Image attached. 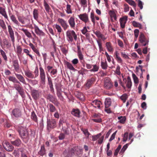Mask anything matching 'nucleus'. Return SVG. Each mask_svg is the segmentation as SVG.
I'll list each match as a JSON object with an SVG mask.
<instances>
[{"label":"nucleus","instance_id":"f257e3e1","mask_svg":"<svg viewBox=\"0 0 157 157\" xmlns=\"http://www.w3.org/2000/svg\"><path fill=\"white\" fill-rule=\"evenodd\" d=\"M19 134L23 141L26 143L29 139V134L28 130L25 127L19 126L17 128Z\"/></svg>","mask_w":157,"mask_h":157},{"label":"nucleus","instance_id":"f03ea898","mask_svg":"<svg viewBox=\"0 0 157 157\" xmlns=\"http://www.w3.org/2000/svg\"><path fill=\"white\" fill-rule=\"evenodd\" d=\"M13 87L18 91L19 94L22 98L24 97L25 96V92L20 82L19 81V83H14Z\"/></svg>","mask_w":157,"mask_h":157},{"label":"nucleus","instance_id":"7ed1b4c3","mask_svg":"<svg viewBox=\"0 0 157 157\" xmlns=\"http://www.w3.org/2000/svg\"><path fill=\"white\" fill-rule=\"evenodd\" d=\"M66 35L68 41L72 42L73 40V37L76 40L77 39V36L74 30H68L66 32Z\"/></svg>","mask_w":157,"mask_h":157},{"label":"nucleus","instance_id":"20e7f679","mask_svg":"<svg viewBox=\"0 0 157 157\" xmlns=\"http://www.w3.org/2000/svg\"><path fill=\"white\" fill-rule=\"evenodd\" d=\"M39 70L40 82L41 84L44 85L45 83L46 79V75L45 71L41 66H40Z\"/></svg>","mask_w":157,"mask_h":157},{"label":"nucleus","instance_id":"39448f33","mask_svg":"<svg viewBox=\"0 0 157 157\" xmlns=\"http://www.w3.org/2000/svg\"><path fill=\"white\" fill-rule=\"evenodd\" d=\"M139 41L142 46H145L148 45L149 40L147 39L142 33H140L139 37Z\"/></svg>","mask_w":157,"mask_h":157},{"label":"nucleus","instance_id":"423d86ee","mask_svg":"<svg viewBox=\"0 0 157 157\" xmlns=\"http://www.w3.org/2000/svg\"><path fill=\"white\" fill-rule=\"evenodd\" d=\"M2 145L4 148L8 151L12 152L14 149V147L6 140L3 141Z\"/></svg>","mask_w":157,"mask_h":157},{"label":"nucleus","instance_id":"0eeeda50","mask_svg":"<svg viewBox=\"0 0 157 157\" xmlns=\"http://www.w3.org/2000/svg\"><path fill=\"white\" fill-rule=\"evenodd\" d=\"M47 128L48 129L54 128L56 127V121L55 119L48 120L47 121Z\"/></svg>","mask_w":157,"mask_h":157},{"label":"nucleus","instance_id":"6e6552de","mask_svg":"<svg viewBox=\"0 0 157 157\" xmlns=\"http://www.w3.org/2000/svg\"><path fill=\"white\" fill-rule=\"evenodd\" d=\"M104 88L108 90L110 89L113 86L111 79L108 77L105 78L104 84Z\"/></svg>","mask_w":157,"mask_h":157},{"label":"nucleus","instance_id":"1a4fd4ad","mask_svg":"<svg viewBox=\"0 0 157 157\" xmlns=\"http://www.w3.org/2000/svg\"><path fill=\"white\" fill-rule=\"evenodd\" d=\"M58 21L64 31L66 30L69 27V25L67 24L66 21L63 19L59 18L58 19Z\"/></svg>","mask_w":157,"mask_h":157},{"label":"nucleus","instance_id":"9d476101","mask_svg":"<svg viewBox=\"0 0 157 157\" xmlns=\"http://www.w3.org/2000/svg\"><path fill=\"white\" fill-rule=\"evenodd\" d=\"M8 32L11 38V40L13 42V46H14V43L15 42V37L14 32L10 25H8Z\"/></svg>","mask_w":157,"mask_h":157},{"label":"nucleus","instance_id":"9b49d317","mask_svg":"<svg viewBox=\"0 0 157 157\" xmlns=\"http://www.w3.org/2000/svg\"><path fill=\"white\" fill-rule=\"evenodd\" d=\"M74 155L75 154L77 156H79L82 153V150L78 146H75L71 148Z\"/></svg>","mask_w":157,"mask_h":157},{"label":"nucleus","instance_id":"f8f14e48","mask_svg":"<svg viewBox=\"0 0 157 157\" xmlns=\"http://www.w3.org/2000/svg\"><path fill=\"white\" fill-rule=\"evenodd\" d=\"M11 115L16 118L20 117L21 115V112L20 109L15 108L12 110Z\"/></svg>","mask_w":157,"mask_h":157},{"label":"nucleus","instance_id":"ddd939ff","mask_svg":"<svg viewBox=\"0 0 157 157\" xmlns=\"http://www.w3.org/2000/svg\"><path fill=\"white\" fill-rule=\"evenodd\" d=\"M96 78L95 77H92L90 79H88L85 83L86 87L88 89L90 88L95 82Z\"/></svg>","mask_w":157,"mask_h":157},{"label":"nucleus","instance_id":"4468645a","mask_svg":"<svg viewBox=\"0 0 157 157\" xmlns=\"http://www.w3.org/2000/svg\"><path fill=\"white\" fill-rule=\"evenodd\" d=\"M19 21L23 24H29L30 23V20L27 18L19 16L17 17Z\"/></svg>","mask_w":157,"mask_h":157},{"label":"nucleus","instance_id":"2eb2a0df","mask_svg":"<svg viewBox=\"0 0 157 157\" xmlns=\"http://www.w3.org/2000/svg\"><path fill=\"white\" fill-rule=\"evenodd\" d=\"M78 17L81 20L84 22L85 23L89 21L88 16L86 13L80 14L78 15Z\"/></svg>","mask_w":157,"mask_h":157},{"label":"nucleus","instance_id":"dca6fc26","mask_svg":"<svg viewBox=\"0 0 157 157\" xmlns=\"http://www.w3.org/2000/svg\"><path fill=\"white\" fill-rule=\"evenodd\" d=\"M40 93L38 90H33L31 91V95L33 98L35 100H37L39 97Z\"/></svg>","mask_w":157,"mask_h":157},{"label":"nucleus","instance_id":"f3484780","mask_svg":"<svg viewBox=\"0 0 157 157\" xmlns=\"http://www.w3.org/2000/svg\"><path fill=\"white\" fill-rule=\"evenodd\" d=\"M12 63L14 68V71L16 72H18L19 71L20 69V65L18 60L16 59L13 60Z\"/></svg>","mask_w":157,"mask_h":157},{"label":"nucleus","instance_id":"a211bd4d","mask_svg":"<svg viewBox=\"0 0 157 157\" xmlns=\"http://www.w3.org/2000/svg\"><path fill=\"white\" fill-rule=\"evenodd\" d=\"M63 155L64 157H72L74 155L71 151V148L68 150H65L63 152Z\"/></svg>","mask_w":157,"mask_h":157},{"label":"nucleus","instance_id":"6ab92c4d","mask_svg":"<svg viewBox=\"0 0 157 157\" xmlns=\"http://www.w3.org/2000/svg\"><path fill=\"white\" fill-rule=\"evenodd\" d=\"M34 29L35 32L37 35L40 36L45 35V33L42 30H40L37 26L35 25L34 26Z\"/></svg>","mask_w":157,"mask_h":157},{"label":"nucleus","instance_id":"aec40b11","mask_svg":"<svg viewBox=\"0 0 157 157\" xmlns=\"http://www.w3.org/2000/svg\"><path fill=\"white\" fill-rule=\"evenodd\" d=\"M91 105L96 108L98 107V109L101 108V101L97 100H95L92 101L91 103Z\"/></svg>","mask_w":157,"mask_h":157},{"label":"nucleus","instance_id":"412c9836","mask_svg":"<svg viewBox=\"0 0 157 157\" xmlns=\"http://www.w3.org/2000/svg\"><path fill=\"white\" fill-rule=\"evenodd\" d=\"M15 75L17 78L19 80V81L20 82L23 83L24 84L26 85V82L24 77L21 74H18L15 73Z\"/></svg>","mask_w":157,"mask_h":157},{"label":"nucleus","instance_id":"4be33fe9","mask_svg":"<svg viewBox=\"0 0 157 157\" xmlns=\"http://www.w3.org/2000/svg\"><path fill=\"white\" fill-rule=\"evenodd\" d=\"M68 22L71 27L73 29L75 28V21L74 18L71 17L68 20Z\"/></svg>","mask_w":157,"mask_h":157},{"label":"nucleus","instance_id":"5701e85b","mask_svg":"<svg viewBox=\"0 0 157 157\" xmlns=\"http://www.w3.org/2000/svg\"><path fill=\"white\" fill-rule=\"evenodd\" d=\"M120 22L121 26L122 28H124L125 27V24L127 21V17H124L120 19Z\"/></svg>","mask_w":157,"mask_h":157},{"label":"nucleus","instance_id":"b1692460","mask_svg":"<svg viewBox=\"0 0 157 157\" xmlns=\"http://www.w3.org/2000/svg\"><path fill=\"white\" fill-rule=\"evenodd\" d=\"M9 16L11 21L13 22L17 25L19 26L20 25V23L16 19V18L15 17V15L12 14V13H9Z\"/></svg>","mask_w":157,"mask_h":157},{"label":"nucleus","instance_id":"393cba45","mask_svg":"<svg viewBox=\"0 0 157 157\" xmlns=\"http://www.w3.org/2000/svg\"><path fill=\"white\" fill-rule=\"evenodd\" d=\"M47 107L48 108L50 112L51 113L55 112L57 111L56 107L52 103H49L47 105Z\"/></svg>","mask_w":157,"mask_h":157},{"label":"nucleus","instance_id":"a878e982","mask_svg":"<svg viewBox=\"0 0 157 157\" xmlns=\"http://www.w3.org/2000/svg\"><path fill=\"white\" fill-rule=\"evenodd\" d=\"M94 33L96 35V36L98 38H101L103 40H105L106 38L105 37L104 35L102 34L99 31H94Z\"/></svg>","mask_w":157,"mask_h":157},{"label":"nucleus","instance_id":"bb28decb","mask_svg":"<svg viewBox=\"0 0 157 157\" xmlns=\"http://www.w3.org/2000/svg\"><path fill=\"white\" fill-rule=\"evenodd\" d=\"M38 155L41 156H43L46 154V150L44 145L41 146L40 149L38 153Z\"/></svg>","mask_w":157,"mask_h":157},{"label":"nucleus","instance_id":"cd10ccee","mask_svg":"<svg viewBox=\"0 0 157 157\" xmlns=\"http://www.w3.org/2000/svg\"><path fill=\"white\" fill-rule=\"evenodd\" d=\"M71 113L73 115L77 117H80V112L79 110L78 109H73L71 111Z\"/></svg>","mask_w":157,"mask_h":157},{"label":"nucleus","instance_id":"c85d7f7f","mask_svg":"<svg viewBox=\"0 0 157 157\" xmlns=\"http://www.w3.org/2000/svg\"><path fill=\"white\" fill-rule=\"evenodd\" d=\"M0 13L4 17L8 20V17L7 15L5 9L0 7Z\"/></svg>","mask_w":157,"mask_h":157},{"label":"nucleus","instance_id":"c756f323","mask_svg":"<svg viewBox=\"0 0 157 157\" xmlns=\"http://www.w3.org/2000/svg\"><path fill=\"white\" fill-rule=\"evenodd\" d=\"M11 142L12 145L19 147L21 144V141L19 139H18L14 141H11Z\"/></svg>","mask_w":157,"mask_h":157},{"label":"nucleus","instance_id":"7c9ffc66","mask_svg":"<svg viewBox=\"0 0 157 157\" xmlns=\"http://www.w3.org/2000/svg\"><path fill=\"white\" fill-rule=\"evenodd\" d=\"M25 75L29 78H33L34 77V75L32 73V72L29 70H28L25 71Z\"/></svg>","mask_w":157,"mask_h":157},{"label":"nucleus","instance_id":"2f4dec72","mask_svg":"<svg viewBox=\"0 0 157 157\" xmlns=\"http://www.w3.org/2000/svg\"><path fill=\"white\" fill-rule=\"evenodd\" d=\"M105 46L108 51L109 52H113V49L110 42H107L105 44Z\"/></svg>","mask_w":157,"mask_h":157},{"label":"nucleus","instance_id":"473e14b6","mask_svg":"<svg viewBox=\"0 0 157 157\" xmlns=\"http://www.w3.org/2000/svg\"><path fill=\"white\" fill-rule=\"evenodd\" d=\"M47 99L49 100L50 101L53 103H55V100L56 99L55 97L50 94H49L47 95Z\"/></svg>","mask_w":157,"mask_h":157},{"label":"nucleus","instance_id":"72a5a7b5","mask_svg":"<svg viewBox=\"0 0 157 157\" xmlns=\"http://www.w3.org/2000/svg\"><path fill=\"white\" fill-rule=\"evenodd\" d=\"M65 65L67 66V67L71 70L75 71L76 70L74 68L73 65L69 62L66 61L65 63Z\"/></svg>","mask_w":157,"mask_h":157},{"label":"nucleus","instance_id":"f704fd0d","mask_svg":"<svg viewBox=\"0 0 157 157\" xmlns=\"http://www.w3.org/2000/svg\"><path fill=\"white\" fill-rule=\"evenodd\" d=\"M19 29L23 32L28 37L31 38L32 37L31 33L28 31L27 29H25L24 28L20 29Z\"/></svg>","mask_w":157,"mask_h":157},{"label":"nucleus","instance_id":"c9c22d12","mask_svg":"<svg viewBox=\"0 0 157 157\" xmlns=\"http://www.w3.org/2000/svg\"><path fill=\"white\" fill-rule=\"evenodd\" d=\"M44 5L46 11L48 13L51 10V8L45 0H44Z\"/></svg>","mask_w":157,"mask_h":157},{"label":"nucleus","instance_id":"e433bc0d","mask_svg":"<svg viewBox=\"0 0 157 157\" xmlns=\"http://www.w3.org/2000/svg\"><path fill=\"white\" fill-rule=\"evenodd\" d=\"M115 53L116 59L117 62L119 63H122V60L121 58L119 56V53H118L117 51H116Z\"/></svg>","mask_w":157,"mask_h":157},{"label":"nucleus","instance_id":"4c0bfd02","mask_svg":"<svg viewBox=\"0 0 157 157\" xmlns=\"http://www.w3.org/2000/svg\"><path fill=\"white\" fill-rule=\"evenodd\" d=\"M8 79L9 81L13 82L14 83H19V81L16 78L13 76H10L8 77Z\"/></svg>","mask_w":157,"mask_h":157},{"label":"nucleus","instance_id":"58836bf2","mask_svg":"<svg viewBox=\"0 0 157 157\" xmlns=\"http://www.w3.org/2000/svg\"><path fill=\"white\" fill-rule=\"evenodd\" d=\"M46 73L47 75V77L48 80V84L49 86V87L53 86L52 79L51 77L49 76L48 72L46 71Z\"/></svg>","mask_w":157,"mask_h":157},{"label":"nucleus","instance_id":"ea45409f","mask_svg":"<svg viewBox=\"0 0 157 157\" xmlns=\"http://www.w3.org/2000/svg\"><path fill=\"white\" fill-rule=\"evenodd\" d=\"M105 108H108L111 105V100L110 99H106L105 102Z\"/></svg>","mask_w":157,"mask_h":157},{"label":"nucleus","instance_id":"a19ab883","mask_svg":"<svg viewBox=\"0 0 157 157\" xmlns=\"http://www.w3.org/2000/svg\"><path fill=\"white\" fill-rule=\"evenodd\" d=\"M31 117V118L36 122H37V116L35 112L33 111L32 112Z\"/></svg>","mask_w":157,"mask_h":157},{"label":"nucleus","instance_id":"79ce46f5","mask_svg":"<svg viewBox=\"0 0 157 157\" xmlns=\"http://www.w3.org/2000/svg\"><path fill=\"white\" fill-rule=\"evenodd\" d=\"M132 24L135 27L139 28L140 29H141L142 28L141 24L135 21H133L132 22Z\"/></svg>","mask_w":157,"mask_h":157},{"label":"nucleus","instance_id":"37998d69","mask_svg":"<svg viewBox=\"0 0 157 157\" xmlns=\"http://www.w3.org/2000/svg\"><path fill=\"white\" fill-rule=\"evenodd\" d=\"M81 131L83 132L84 134L86 136V138H88L89 136L90 135V133L88 132V129L85 128H81Z\"/></svg>","mask_w":157,"mask_h":157},{"label":"nucleus","instance_id":"c03bdc74","mask_svg":"<svg viewBox=\"0 0 157 157\" xmlns=\"http://www.w3.org/2000/svg\"><path fill=\"white\" fill-rule=\"evenodd\" d=\"M132 86V82L130 77L127 78V82L126 84L127 87L129 89L131 88Z\"/></svg>","mask_w":157,"mask_h":157},{"label":"nucleus","instance_id":"a18cd8bd","mask_svg":"<svg viewBox=\"0 0 157 157\" xmlns=\"http://www.w3.org/2000/svg\"><path fill=\"white\" fill-rule=\"evenodd\" d=\"M119 120V122L121 124H124L126 120V118L125 116H120L118 117L117 118Z\"/></svg>","mask_w":157,"mask_h":157},{"label":"nucleus","instance_id":"49530a36","mask_svg":"<svg viewBox=\"0 0 157 157\" xmlns=\"http://www.w3.org/2000/svg\"><path fill=\"white\" fill-rule=\"evenodd\" d=\"M38 12L37 10L34 9L33 11V17L35 19L37 20L38 18Z\"/></svg>","mask_w":157,"mask_h":157},{"label":"nucleus","instance_id":"de8ad7c7","mask_svg":"<svg viewBox=\"0 0 157 157\" xmlns=\"http://www.w3.org/2000/svg\"><path fill=\"white\" fill-rule=\"evenodd\" d=\"M128 145V144H127L123 146L122 148L121 149V151L119 152V154L121 155H122L124 153L125 151L127 149Z\"/></svg>","mask_w":157,"mask_h":157},{"label":"nucleus","instance_id":"09e8293b","mask_svg":"<svg viewBox=\"0 0 157 157\" xmlns=\"http://www.w3.org/2000/svg\"><path fill=\"white\" fill-rule=\"evenodd\" d=\"M0 26L2 27V29L6 30V26L5 25L4 21L0 19Z\"/></svg>","mask_w":157,"mask_h":157},{"label":"nucleus","instance_id":"8fccbe9b","mask_svg":"<svg viewBox=\"0 0 157 157\" xmlns=\"http://www.w3.org/2000/svg\"><path fill=\"white\" fill-rule=\"evenodd\" d=\"M109 14L111 17H113L114 20L117 19L116 14L114 11L113 10H110L109 12Z\"/></svg>","mask_w":157,"mask_h":157},{"label":"nucleus","instance_id":"3c124183","mask_svg":"<svg viewBox=\"0 0 157 157\" xmlns=\"http://www.w3.org/2000/svg\"><path fill=\"white\" fill-rule=\"evenodd\" d=\"M128 95L126 94H124L120 98L122 100L124 103L125 102L126 100L128 98Z\"/></svg>","mask_w":157,"mask_h":157},{"label":"nucleus","instance_id":"603ef678","mask_svg":"<svg viewBox=\"0 0 157 157\" xmlns=\"http://www.w3.org/2000/svg\"><path fill=\"white\" fill-rule=\"evenodd\" d=\"M130 5L134 7L136 6V4L135 2L132 0H125Z\"/></svg>","mask_w":157,"mask_h":157},{"label":"nucleus","instance_id":"864d4df0","mask_svg":"<svg viewBox=\"0 0 157 157\" xmlns=\"http://www.w3.org/2000/svg\"><path fill=\"white\" fill-rule=\"evenodd\" d=\"M101 66L103 69L105 70L107 69L108 65L106 61L101 62Z\"/></svg>","mask_w":157,"mask_h":157},{"label":"nucleus","instance_id":"5fc2aeb1","mask_svg":"<svg viewBox=\"0 0 157 157\" xmlns=\"http://www.w3.org/2000/svg\"><path fill=\"white\" fill-rule=\"evenodd\" d=\"M0 52L1 55L2 56L3 58L6 61H7V58L5 52L2 49L0 50Z\"/></svg>","mask_w":157,"mask_h":157},{"label":"nucleus","instance_id":"6e6d98bb","mask_svg":"<svg viewBox=\"0 0 157 157\" xmlns=\"http://www.w3.org/2000/svg\"><path fill=\"white\" fill-rule=\"evenodd\" d=\"M93 68L90 70L91 71L96 72L97 71L99 68V67L97 65H93Z\"/></svg>","mask_w":157,"mask_h":157},{"label":"nucleus","instance_id":"4d7b16f0","mask_svg":"<svg viewBox=\"0 0 157 157\" xmlns=\"http://www.w3.org/2000/svg\"><path fill=\"white\" fill-rule=\"evenodd\" d=\"M121 145H118L117 147L116 148V150L114 152V155L115 156H117L119 151L121 149Z\"/></svg>","mask_w":157,"mask_h":157},{"label":"nucleus","instance_id":"13d9d810","mask_svg":"<svg viewBox=\"0 0 157 157\" xmlns=\"http://www.w3.org/2000/svg\"><path fill=\"white\" fill-rule=\"evenodd\" d=\"M55 27L56 29L57 30L58 33H61L63 31V30L61 26L58 25L56 24L55 25Z\"/></svg>","mask_w":157,"mask_h":157},{"label":"nucleus","instance_id":"bf43d9fd","mask_svg":"<svg viewBox=\"0 0 157 157\" xmlns=\"http://www.w3.org/2000/svg\"><path fill=\"white\" fill-rule=\"evenodd\" d=\"M22 49L20 45H18L17 48V55L21 54L22 52Z\"/></svg>","mask_w":157,"mask_h":157},{"label":"nucleus","instance_id":"052dcab7","mask_svg":"<svg viewBox=\"0 0 157 157\" xmlns=\"http://www.w3.org/2000/svg\"><path fill=\"white\" fill-rule=\"evenodd\" d=\"M101 135V134L99 133L96 135L93 136L92 137V140L93 141L96 140L98 139Z\"/></svg>","mask_w":157,"mask_h":157},{"label":"nucleus","instance_id":"680f3d73","mask_svg":"<svg viewBox=\"0 0 157 157\" xmlns=\"http://www.w3.org/2000/svg\"><path fill=\"white\" fill-rule=\"evenodd\" d=\"M67 13H72L71 9V6L70 5L67 4Z\"/></svg>","mask_w":157,"mask_h":157},{"label":"nucleus","instance_id":"e2e57ef3","mask_svg":"<svg viewBox=\"0 0 157 157\" xmlns=\"http://www.w3.org/2000/svg\"><path fill=\"white\" fill-rule=\"evenodd\" d=\"M132 77L133 79L134 82L135 84H137L139 82L138 79L137 77L136 76V75L133 74H132Z\"/></svg>","mask_w":157,"mask_h":157},{"label":"nucleus","instance_id":"0e129e2a","mask_svg":"<svg viewBox=\"0 0 157 157\" xmlns=\"http://www.w3.org/2000/svg\"><path fill=\"white\" fill-rule=\"evenodd\" d=\"M35 74V76L34 78H36L39 75V70L38 69V68L37 67H36L35 70V71L34 72Z\"/></svg>","mask_w":157,"mask_h":157},{"label":"nucleus","instance_id":"69168bd1","mask_svg":"<svg viewBox=\"0 0 157 157\" xmlns=\"http://www.w3.org/2000/svg\"><path fill=\"white\" fill-rule=\"evenodd\" d=\"M98 44L99 48V51L100 52L103 51V48L102 46V44L101 42L98 40L97 41Z\"/></svg>","mask_w":157,"mask_h":157},{"label":"nucleus","instance_id":"338daca9","mask_svg":"<svg viewBox=\"0 0 157 157\" xmlns=\"http://www.w3.org/2000/svg\"><path fill=\"white\" fill-rule=\"evenodd\" d=\"M120 67L118 65L115 71V73L117 75H119L121 74V72L120 71Z\"/></svg>","mask_w":157,"mask_h":157},{"label":"nucleus","instance_id":"774afa93","mask_svg":"<svg viewBox=\"0 0 157 157\" xmlns=\"http://www.w3.org/2000/svg\"><path fill=\"white\" fill-rule=\"evenodd\" d=\"M128 132H126L124 133V135L123 138V141L124 142H126L128 139Z\"/></svg>","mask_w":157,"mask_h":157}]
</instances>
